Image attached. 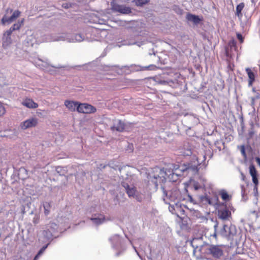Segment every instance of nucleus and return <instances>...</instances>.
Listing matches in <instances>:
<instances>
[{
    "mask_svg": "<svg viewBox=\"0 0 260 260\" xmlns=\"http://www.w3.org/2000/svg\"><path fill=\"white\" fill-rule=\"evenodd\" d=\"M221 197L224 201H227L229 200V196L226 192L223 191L221 193Z\"/></svg>",
    "mask_w": 260,
    "mask_h": 260,
    "instance_id": "nucleus-30",
    "label": "nucleus"
},
{
    "mask_svg": "<svg viewBox=\"0 0 260 260\" xmlns=\"http://www.w3.org/2000/svg\"><path fill=\"white\" fill-rule=\"evenodd\" d=\"M194 188L196 190H198L201 188V186L198 184V183H196L194 184Z\"/></svg>",
    "mask_w": 260,
    "mask_h": 260,
    "instance_id": "nucleus-35",
    "label": "nucleus"
},
{
    "mask_svg": "<svg viewBox=\"0 0 260 260\" xmlns=\"http://www.w3.org/2000/svg\"><path fill=\"white\" fill-rule=\"evenodd\" d=\"M145 43V39H143L140 35L134 33L127 36V40L124 41L123 44L125 45H136L140 47Z\"/></svg>",
    "mask_w": 260,
    "mask_h": 260,
    "instance_id": "nucleus-4",
    "label": "nucleus"
},
{
    "mask_svg": "<svg viewBox=\"0 0 260 260\" xmlns=\"http://www.w3.org/2000/svg\"><path fill=\"white\" fill-rule=\"evenodd\" d=\"M22 104L29 108H36L38 106V104L32 100V99H25Z\"/></svg>",
    "mask_w": 260,
    "mask_h": 260,
    "instance_id": "nucleus-20",
    "label": "nucleus"
},
{
    "mask_svg": "<svg viewBox=\"0 0 260 260\" xmlns=\"http://www.w3.org/2000/svg\"><path fill=\"white\" fill-rule=\"evenodd\" d=\"M224 247L223 245H211L209 248V253L214 258H219L223 254L222 248Z\"/></svg>",
    "mask_w": 260,
    "mask_h": 260,
    "instance_id": "nucleus-7",
    "label": "nucleus"
},
{
    "mask_svg": "<svg viewBox=\"0 0 260 260\" xmlns=\"http://www.w3.org/2000/svg\"><path fill=\"white\" fill-rule=\"evenodd\" d=\"M125 188L126 191L128 196L130 197H134L136 189L135 187H130L128 185H126V186H124Z\"/></svg>",
    "mask_w": 260,
    "mask_h": 260,
    "instance_id": "nucleus-22",
    "label": "nucleus"
},
{
    "mask_svg": "<svg viewBox=\"0 0 260 260\" xmlns=\"http://www.w3.org/2000/svg\"><path fill=\"white\" fill-rule=\"evenodd\" d=\"M106 68H112V67H116V68H118L119 67L118 66H106Z\"/></svg>",
    "mask_w": 260,
    "mask_h": 260,
    "instance_id": "nucleus-38",
    "label": "nucleus"
},
{
    "mask_svg": "<svg viewBox=\"0 0 260 260\" xmlns=\"http://www.w3.org/2000/svg\"><path fill=\"white\" fill-rule=\"evenodd\" d=\"M237 231L235 226H228L224 224L220 231V234L224 238L227 239L228 241L231 242L233 241L234 237L236 236Z\"/></svg>",
    "mask_w": 260,
    "mask_h": 260,
    "instance_id": "nucleus-5",
    "label": "nucleus"
},
{
    "mask_svg": "<svg viewBox=\"0 0 260 260\" xmlns=\"http://www.w3.org/2000/svg\"><path fill=\"white\" fill-rule=\"evenodd\" d=\"M249 174L252 177V180L254 183L253 190L254 192H257L258 185V174L255 166L253 164H251L249 167Z\"/></svg>",
    "mask_w": 260,
    "mask_h": 260,
    "instance_id": "nucleus-9",
    "label": "nucleus"
},
{
    "mask_svg": "<svg viewBox=\"0 0 260 260\" xmlns=\"http://www.w3.org/2000/svg\"><path fill=\"white\" fill-rule=\"evenodd\" d=\"M111 10L114 12L119 13L123 15H130L132 13V9L126 5H120L116 1L113 0L110 3Z\"/></svg>",
    "mask_w": 260,
    "mask_h": 260,
    "instance_id": "nucleus-3",
    "label": "nucleus"
},
{
    "mask_svg": "<svg viewBox=\"0 0 260 260\" xmlns=\"http://www.w3.org/2000/svg\"><path fill=\"white\" fill-rule=\"evenodd\" d=\"M77 111L81 113L91 114L95 113L96 111V109L88 104L79 103L78 105Z\"/></svg>",
    "mask_w": 260,
    "mask_h": 260,
    "instance_id": "nucleus-6",
    "label": "nucleus"
},
{
    "mask_svg": "<svg viewBox=\"0 0 260 260\" xmlns=\"http://www.w3.org/2000/svg\"><path fill=\"white\" fill-rule=\"evenodd\" d=\"M124 68L128 69L130 72H137L139 71H144L143 67H141L140 66L136 65V64H132L130 66H123L121 69Z\"/></svg>",
    "mask_w": 260,
    "mask_h": 260,
    "instance_id": "nucleus-19",
    "label": "nucleus"
},
{
    "mask_svg": "<svg viewBox=\"0 0 260 260\" xmlns=\"http://www.w3.org/2000/svg\"><path fill=\"white\" fill-rule=\"evenodd\" d=\"M21 14V12L18 10H13L10 8L6 9L5 14L1 20L2 25L10 24L15 21Z\"/></svg>",
    "mask_w": 260,
    "mask_h": 260,
    "instance_id": "nucleus-2",
    "label": "nucleus"
},
{
    "mask_svg": "<svg viewBox=\"0 0 260 260\" xmlns=\"http://www.w3.org/2000/svg\"><path fill=\"white\" fill-rule=\"evenodd\" d=\"M255 159L258 165L260 167V158L258 157H256Z\"/></svg>",
    "mask_w": 260,
    "mask_h": 260,
    "instance_id": "nucleus-36",
    "label": "nucleus"
},
{
    "mask_svg": "<svg viewBox=\"0 0 260 260\" xmlns=\"http://www.w3.org/2000/svg\"><path fill=\"white\" fill-rule=\"evenodd\" d=\"M201 200L203 202H205L206 204H208L209 205L213 204L211 199L207 195L202 197Z\"/></svg>",
    "mask_w": 260,
    "mask_h": 260,
    "instance_id": "nucleus-25",
    "label": "nucleus"
},
{
    "mask_svg": "<svg viewBox=\"0 0 260 260\" xmlns=\"http://www.w3.org/2000/svg\"><path fill=\"white\" fill-rule=\"evenodd\" d=\"M38 123V119L35 117H31L24 121L21 124V128L26 129L36 126Z\"/></svg>",
    "mask_w": 260,
    "mask_h": 260,
    "instance_id": "nucleus-10",
    "label": "nucleus"
},
{
    "mask_svg": "<svg viewBox=\"0 0 260 260\" xmlns=\"http://www.w3.org/2000/svg\"><path fill=\"white\" fill-rule=\"evenodd\" d=\"M48 41H67L70 43H79L83 41L90 42V39L84 33H75L72 35L68 33L51 34Z\"/></svg>",
    "mask_w": 260,
    "mask_h": 260,
    "instance_id": "nucleus-1",
    "label": "nucleus"
},
{
    "mask_svg": "<svg viewBox=\"0 0 260 260\" xmlns=\"http://www.w3.org/2000/svg\"><path fill=\"white\" fill-rule=\"evenodd\" d=\"M228 68L231 70H233V69L232 68V66H231V64H229L228 65Z\"/></svg>",
    "mask_w": 260,
    "mask_h": 260,
    "instance_id": "nucleus-42",
    "label": "nucleus"
},
{
    "mask_svg": "<svg viewBox=\"0 0 260 260\" xmlns=\"http://www.w3.org/2000/svg\"><path fill=\"white\" fill-rule=\"evenodd\" d=\"M213 236H214V237H215V239L217 238V234H216V232L214 233Z\"/></svg>",
    "mask_w": 260,
    "mask_h": 260,
    "instance_id": "nucleus-44",
    "label": "nucleus"
},
{
    "mask_svg": "<svg viewBox=\"0 0 260 260\" xmlns=\"http://www.w3.org/2000/svg\"><path fill=\"white\" fill-rule=\"evenodd\" d=\"M110 82H111V84H115L116 82V80H112L110 81Z\"/></svg>",
    "mask_w": 260,
    "mask_h": 260,
    "instance_id": "nucleus-43",
    "label": "nucleus"
},
{
    "mask_svg": "<svg viewBox=\"0 0 260 260\" xmlns=\"http://www.w3.org/2000/svg\"><path fill=\"white\" fill-rule=\"evenodd\" d=\"M241 187L242 192H244L245 191V189L244 185H241Z\"/></svg>",
    "mask_w": 260,
    "mask_h": 260,
    "instance_id": "nucleus-39",
    "label": "nucleus"
},
{
    "mask_svg": "<svg viewBox=\"0 0 260 260\" xmlns=\"http://www.w3.org/2000/svg\"><path fill=\"white\" fill-rule=\"evenodd\" d=\"M35 65L43 70H46L49 66L48 62L40 59H38L35 62Z\"/></svg>",
    "mask_w": 260,
    "mask_h": 260,
    "instance_id": "nucleus-18",
    "label": "nucleus"
},
{
    "mask_svg": "<svg viewBox=\"0 0 260 260\" xmlns=\"http://www.w3.org/2000/svg\"><path fill=\"white\" fill-rule=\"evenodd\" d=\"M186 19L188 21L192 22L195 25L199 24L203 20V18H200L198 15H196L189 13L186 14Z\"/></svg>",
    "mask_w": 260,
    "mask_h": 260,
    "instance_id": "nucleus-13",
    "label": "nucleus"
},
{
    "mask_svg": "<svg viewBox=\"0 0 260 260\" xmlns=\"http://www.w3.org/2000/svg\"><path fill=\"white\" fill-rule=\"evenodd\" d=\"M44 212L46 215H47L49 214L50 212V205L49 203H46L44 205Z\"/></svg>",
    "mask_w": 260,
    "mask_h": 260,
    "instance_id": "nucleus-27",
    "label": "nucleus"
},
{
    "mask_svg": "<svg viewBox=\"0 0 260 260\" xmlns=\"http://www.w3.org/2000/svg\"><path fill=\"white\" fill-rule=\"evenodd\" d=\"M46 247H43L41 249H42L43 251H44Z\"/></svg>",
    "mask_w": 260,
    "mask_h": 260,
    "instance_id": "nucleus-46",
    "label": "nucleus"
},
{
    "mask_svg": "<svg viewBox=\"0 0 260 260\" xmlns=\"http://www.w3.org/2000/svg\"><path fill=\"white\" fill-rule=\"evenodd\" d=\"M241 152L244 158H246V154L244 146H243L241 149Z\"/></svg>",
    "mask_w": 260,
    "mask_h": 260,
    "instance_id": "nucleus-33",
    "label": "nucleus"
},
{
    "mask_svg": "<svg viewBox=\"0 0 260 260\" xmlns=\"http://www.w3.org/2000/svg\"><path fill=\"white\" fill-rule=\"evenodd\" d=\"M156 81L160 84H168L170 86L174 88H178L182 84L181 81H179L176 79H168L167 80H160L158 77H156Z\"/></svg>",
    "mask_w": 260,
    "mask_h": 260,
    "instance_id": "nucleus-8",
    "label": "nucleus"
},
{
    "mask_svg": "<svg viewBox=\"0 0 260 260\" xmlns=\"http://www.w3.org/2000/svg\"><path fill=\"white\" fill-rule=\"evenodd\" d=\"M71 7H72V4L71 3H63L62 4V7L64 9H68L71 8Z\"/></svg>",
    "mask_w": 260,
    "mask_h": 260,
    "instance_id": "nucleus-31",
    "label": "nucleus"
},
{
    "mask_svg": "<svg viewBox=\"0 0 260 260\" xmlns=\"http://www.w3.org/2000/svg\"><path fill=\"white\" fill-rule=\"evenodd\" d=\"M148 0H133L132 3H134L136 6L138 7H143L144 5L147 4L149 3Z\"/></svg>",
    "mask_w": 260,
    "mask_h": 260,
    "instance_id": "nucleus-24",
    "label": "nucleus"
},
{
    "mask_svg": "<svg viewBox=\"0 0 260 260\" xmlns=\"http://www.w3.org/2000/svg\"><path fill=\"white\" fill-rule=\"evenodd\" d=\"M246 71L249 78V85H251L253 82L255 80L254 74L251 69L249 68L246 69Z\"/></svg>",
    "mask_w": 260,
    "mask_h": 260,
    "instance_id": "nucleus-21",
    "label": "nucleus"
},
{
    "mask_svg": "<svg viewBox=\"0 0 260 260\" xmlns=\"http://www.w3.org/2000/svg\"><path fill=\"white\" fill-rule=\"evenodd\" d=\"M144 70H155L157 67L154 64H150L148 66L143 67Z\"/></svg>",
    "mask_w": 260,
    "mask_h": 260,
    "instance_id": "nucleus-28",
    "label": "nucleus"
},
{
    "mask_svg": "<svg viewBox=\"0 0 260 260\" xmlns=\"http://www.w3.org/2000/svg\"><path fill=\"white\" fill-rule=\"evenodd\" d=\"M244 7V4L243 3H241L239 5H238L236 7V15L240 17L242 16L241 12Z\"/></svg>",
    "mask_w": 260,
    "mask_h": 260,
    "instance_id": "nucleus-23",
    "label": "nucleus"
},
{
    "mask_svg": "<svg viewBox=\"0 0 260 260\" xmlns=\"http://www.w3.org/2000/svg\"><path fill=\"white\" fill-rule=\"evenodd\" d=\"M39 256H40V255H39L38 254H37L35 256V258H34V260H37V259H38V258H39Z\"/></svg>",
    "mask_w": 260,
    "mask_h": 260,
    "instance_id": "nucleus-40",
    "label": "nucleus"
},
{
    "mask_svg": "<svg viewBox=\"0 0 260 260\" xmlns=\"http://www.w3.org/2000/svg\"><path fill=\"white\" fill-rule=\"evenodd\" d=\"M24 22V18H22L20 20H18L17 22H16L12 26H11V27L9 29L7 30V31H9L8 32V34H12V32L15 30H19L21 27V26L23 25Z\"/></svg>",
    "mask_w": 260,
    "mask_h": 260,
    "instance_id": "nucleus-14",
    "label": "nucleus"
},
{
    "mask_svg": "<svg viewBox=\"0 0 260 260\" xmlns=\"http://www.w3.org/2000/svg\"><path fill=\"white\" fill-rule=\"evenodd\" d=\"M93 223L96 225H99L103 223L105 220V217L102 214L94 215V217L90 218Z\"/></svg>",
    "mask_w": 260,
    "mask_h": 260,
    "instance_id": "nucleus-16",
    "label": "nucleus"
},
{
    "mask_svg": "<svg viewBox=\"0 0 260 260\" xmlns=\"http://www.w3.org/2000/svg\"><path fill=\"white\" fill-rule=\"evenodd\" d=\"M173 10L176 14L179 15H182L183 13V10L178 6H174Z\"/></svg>",
    "mask_w": 260,
    "mask_h": 260,
    "instance_id": "nucleus-26",
    "label": "nucleus"
},
{
    "mask_svg": "<svg viewBox=\"0 0 260 260\" xmlns=\"http://www.w3.org/2000/svg\"><path fill=\"white\" fill-rule=\"evenodd\" d=\"M241 176H242V179L243 181H245L246 178V176H245V175L243 173H241Z\"/></svg>",
    "mask_w": 260,
    "mask_h": 260,
    "instance_id": "nucleus-37",
    "label": "nucleus"
},
{
    "mask_svg": "<svg viewBox=\"0 0 260 260\" xmlns=\"http://www.w3.org/2000/svg\"><path fill=\"white\" fill-rule=\"evenodd\" d=\"M125 128V124L120 120L116 121L113 126L111 127L113 131H116L117 132H121L124 131Z\"/></svg>",
    "mask_w": 260,
    "mask_h": 260,
    "instance_id": "nucleus-15",
    "label": "nucleus"
},
{
    "mask_svg": "<svg viewBox=\"0 0 260 260\" xmlns=\"http://www.w3.org/2000/svg\"><path fill=\"white\" fill-rule=\"evenodd\" d=\"M8 32L9 31L7 30L5 31L2 38V45L3 47L5 48H6L7 47H8L12 43V42L11 37L12 33L8 34Z\"/></svg>",
    "mask_w": 260,
    "mask_h": 260,
    "instance_id": "nucleus-12",
    "label": "nucleus"
},
{
    "mask_svg": "<svg viewBox=\"0 0 260 260\" xmlns=\"http://www.w3.org/2000/svg\"><path fill=\"white\" fill-rule=\"evenodd\" d=\"M64 104L69 110L71 111H75L76 110L77 111L78 105L79 103L78 102L67 100L66 101Z\"/></svg>",
    "mask_w": 260,
    "mask_h": 260,
    "instance_id": "nucleus-17",
    "label": "nucleus"
},
{
    "mask_svg": "<svg viewBox=\"0 0 260 260\" xmlns=\"http://www.w3.org/2000/svg\"><path fill=\"white\" fill-rule=\"evenodd\" d=\"M184 155L189 156L192 154V152L190 149H187L185 152H183Z\"/></svg>",
    "mask_w": 260,
    "mask_h": 260,
    "instance_id": "nucleus-32",
    "label": "nucleus"
},
{
    "mask_svg": "<svg viewBox=\"0 0 260 260\" xmlns=\"http://www.w3.org/2000/svg\"><path fill=\"white\" fill-rule=\"evenodd\" d=\"M6 113V109L3 104L0 102V116L4 115Z\"/></svg>",
    "mask_w": 260,
    "mask_h": 260,
    "instance_id": "nucleus-29",
    "label": "nucleus"
},
{
    "mask_svg": "<svg viewBox=\"0 0 260 260\" xmlns=\"http://www.w3.org/2000/svg\"><path fill=\"white\" fill-rule=\"evenodd\" d=\"M225 53H226V55L227 56H229V53H228V51H227L226 50V51H225Z\"/></svg>",
    "mask_w": 260,
    "mask_h": 260,
    "instance_id": "nucleus-45",
    "label": "nucleus"
},
{
    "mask_svg": "<svg viewBox=\"0 0 260 260\" xmlns=\"http://www.w3.org/2000/svg\"><path fill=\"white\" fill-rule=\"evenodd\" d=\"M218 215L220 219L227 220H229L230 218H231L232 214L231 211L226 208H225L218 210Z\"/></svg>",
    "mask_w": 260,
    "mask_h": 260,
    "instance_id": "nucleus-11",
    "label": "nucleus"
},
{
    "mask_svg": "<svg viewBox=\"0 0 260 260\" xmlns=\"http://www.w3.org/2000/svg\"><path fill=\"white\" fill-rule=\"evenodd\" d=\"M237 39L240 41L241 42H243V37L242 36V35L240 34V33H238L237 34Z\"/></svg>",
    "mask_w": 260,
    "mask_h": 260,
    "instance_id": "nucleus-34",
    "label": "nucleus"
},
{
    "mask_svg": "<svg viewBox=\"0 0 260 260\" xmlns=\"http://www.w3.org/2000/svg\"><path fill=\"white\" fill-rule=\"evenodd\" d=\"M43 251H43L42 249H40V250L38 252V254L40 255L43 252Z\"/></svg>",
    "mask_w": 260,
    "mask_h": 260,
    "instance_id": "nucleus-41",
    "label": "nucleus"
}]
</instances>
